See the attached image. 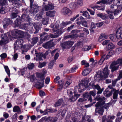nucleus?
<instances>
[{"label": "nucleus", "mask_w": 122, "mask_h": 122, "mask_svg": "<svg viewBox=\"0 0 122 122\" xmlns=\"http://www.w3.org/2000/svg\"><path fill=\"white\" fill-rule=\"evenodd\" d=\"M95 99V100L99 101L95 105V106L96 107L95 112V115H97V113H98L101 115H103V112H104L103 105L105 103V98L104 97H99L97 96Z\"/></svg>", "instance_id": "nucleus-1"}, {"label": "nucleus", "mask_w": 122, "mask_h": 122, "mask_svg": "<svg viewBox=\"0 0 122 122\" xmlns=\"http://www.w3.org/2000/svg\"><path fill=\"white\" fill-rule=\"evenodd\" d=\"M8 35L9 37L10 40H14L15 39V31H12L10 32L7 33L5 34V36L2 37V40L0 41V45L2 44H6L8 43V38L7 36Z\"/></svg>", "instance_id": "nucleus-2"}, {"label": "nucleus", "mask_w": 122, "mask_h": 122, "mask_svg": "<svg viewBox=\"0 0 122 122\" xmlns=\"http://www.w3.org/2000/svg\"><path fill=\"white\" fill-rule=\"evenodd\" d=\"M71 23V22L70 21L63 22L61 23L59 21H56L55 24L53 25L55 26V29H58L59 31H61L62 34L64 31V30H65V29H62L67 25Z\"/></svg>", "instance_id": "nucleus-3"}, {"label": "nucleus", "mask_w": 122, "mask_h": 122, "mask_svg": "<svg viewBox=\"0 0 122 122\" xmlns=\"http://www.w3.org/2000/svg\"><path fill=\"white\" fill-rule=\"evenodd\" d=\"M37 76L40 78L41 82H38L36 85L37 88L39 89H41L43 86L44 80L45 79L44 74L41 73H38L37 74Z\"/></svg>", "instance_id": "nucleus-4"}, {"label": "nucleus", "mask_w": 122, "mask_h": 122, "mask_svg": "<svg viewBox=\"0 0 122 122\" xmlns=\"http://www.w3.org/2000/svg\"><path fill=\"white\" fill-rule=\"evenodd\" d=\"M50 27L52 28V30L54 32H56L54 34H50L49 36L51 38H57L59 36L62 34V32L59 31L58 29H55V26L53 24H51L50 26Z\"/></svg>", "instance_id": "nucleus-5"}, {"label": "nucleus", "mask_w": 122, "mask_h": 122, "mask_svg": "<svg viewBox=\"0 0 122 122\" xmlns=\"http://www.w3.org/2000/svg\"><path fill=\"white\" fill-rule=\"evenodd\" d=\"M83 98H80L78 101V102H83L86 101L87 99L88 101L90 102H92V99L91 97L89 96L87 93H85L83 94Z\"/></svg>", "instance_id": "nucleus-6"}, {"label": "nucleus", "mask_w": 122, "mask_h": 122, "mask_svg": "<svg viewBox=\"0 0 122 122\" xmlns=\"http://www.w3.org/2000/svg\"><path fill=\"white\" fill-rule=\"evenodd\" d=\"M73 43V41H69L61 43V45L63 49H68L71 47Z\"/></svg>", "instance_id": "nucleus-7"}, {"label": "nucleus", "mask_w": 122, "mask_h": 122, "mask_svg": "<svg viewBox=\"0 0 122 122\" xmlns=\"http://www.w3.org/2000/svg\"><path fill=\"white\" fill-rule=\"evenodd\" d=\"M82 30H72L71 32L72 34L71 35V38L72 39H75L78 37L77 33L79 32H82Z\"/></svg>", "instance_id": "nucleus-8"}, {"label": "nucleus", "mask_w": 122, "mask_h": 122, "mask_svg": "<svg viewBox=\"0 0 122 122\" xmlns=\"http://www.w3.org/2000/svg\"><path fill=\"white\" fill-rule=\"evenodd\" d=\"M30 12L31 13H36L39 11V7L37 5L34 4L33 5L30 7Z\"/></svg>", "instance_id": "nucleus-9"}, {"label": "nucleus", "mask_w": 122, "mask_h": 122, "mask_svg": "<svg viewBox=\"0 0 122 122\" xmlns=\"http://www.w3.org/2000/svg\"><path fill=\"white\" fill-rule=\"evenodd\" d=\"M20 28H24L25 29H27V30L29 31L30 30H31V31L30 33H32L33 31L32 30L33 27L31 25L28 24H22L20 26Z\"/></svg>", "instance_id": "nucleus-10"}, {"label": "nucleus", "mask_w": 122, "mask_h": 122, "mask_svg": "<svg viewBox=\"0 0 122 122\" xmlns=\"http://www.w3.org/2000/svg\"><path fill=\"white\" fill-rule=\"evenodd\" d=\"M116 36L118 39H122V27L118 28L116 32Z\"/></svg>", "instance_id": "nucleus-11"}, {"label": "nucleus", "mask_w": 122, "mask_h": 122, "mask_svg": "<svg viewBox=\"0 0 122 122\" xmlns=\"http://www.w3.org/2000/svg\"><path fill=\"white\" fill-rule=\"evenodd\" d=\"M25 33L20 30L16 29V38H22L24 36Z\"/></svg>", "instance_id": "nucleus-12"}, {"label": "nucleus", "mask_w": 122, "mask_h": 122, "mask_svg": "<svg viewBox=\"0 0 122 122\" xmlns=\"http://www.w3.org/2000/svg\"><path fill=\"white\" fill-rule=\"evenodd\" d=\"M12 23V21L8 18H5L3 21V25L4 28H6L9 25Z\"/></svg>", "instance_id": "nucleus-13"}, {"label": "nucleus", "mask_w": 122, "mask_h": 122, "mask_svg": "<svg viewBox=\"0 0 122 122\" xmlns=\"http://www.w3.org/2000/svg\"><path fill=\"white\" fill-rule=\"evenodd\" d=\"M22 19L25 21H27L30 24H32L31 19L30 18L29 16L26 14H23L21 16Z\"/></svg>", "instance_id": "nucleus-14"}, {"label": "nucleus", "mask_w": 122, "mask_h": 122, "mask_svg": "<svg viewBox=\"0 0 122 122\" xmlns=\"http://www.w3.org/2000/svg\"><path fill=\"white\" fill-rule=\"evenodd\" d=\"M53 46V42L52 41H50L46 42L45 44H43V46L46 49H48L52 47Z\"/></svg>", "instance_id": "nucleus-15"}, {"label": "nucleus", "mask_w": 122, "mask_h": 122, "mask_svg": "<svg viewBox=\"0 0 122 122\" xmlns=\"http://www.w3.org/2000/svg\"><path fill=\"white\" fill-rule=\"evenodd\" d=\"M103 76L102 73H97L94 76L95 79L97 81H98L100 80L103 79Z\"/></svg>", "instance_id": "nucleus-16"}, {"label": "nucleus", "mask_w": 122, "mask_h": 122, "mask_svg": "<svg viewBox=\"0 0 122 122\" xmlns=\"http://www.w3.org/2000/svg\"><path fill=\"white\" fill-rule=\"evenodd\" d=\"M54 6L51 4L47 5H45L44 6L43 8L42 9H44L46 11H48L49 10H52L54 9Z\"/></svg>", "instance_id": "nucleus-17"}, {"label": "nucleus", "mask_w": 122, "mask_h": 122, "mask_svg": "<svg viewBox=\"0 0 122 122\" xmlns=\"http://www.w3.org/2000/svg\"><path fill=\"white\" fill-rule=\"evenodd\" d=\"M108 66H106L103 70L102 72H101L102 73L103 77L105 78H107L109 74V71L108 70Z\"/></svg>", "instance_id": "nucleus-18"}, {"label": "nucleus", "mask_w": 122, "mask_h": 122, "mask_svg": "<svg viewBox=\"0 0 122 122\" xmlns=\"http://www.w3.org/2000/svg\"><path fill=\"white\" fill-rule=\"evenodd\" d=\"M31 46L30 45H25L22 46L21 47L22 50V53L23 54L24 52H27L28 50L30 48Z\"/></svg>", "instance_id": "nucleus-19"}, {"label": "nucleus", "mask_w": 122, "mask_h": 122, "mask_svg": "<svg viewBox=\"0 0 122 122\" xmlns=\"http://www.w3.org/2000/svg\"><path fill=\"white\" fill-rule=\"evenodd\" d=\"M61 12L64 15H69L71 13V12L70 9L66 7H64L62 10Z\"/></svg>", "instance_id": "nucleus-20"}, {"label": "nucleus", "mask_w": 122, "mask_h": 122, "mask_svg": "<svg viewBox=\"0 0 122 122\" xmlns=\"http://www.w3.org/2000/svg\"><path fill=\"white\" fill-rule=\"evenodd\" d=\"M36 57L34 58V60L36 61L42 60V57H43V54L42 53H35Z\"/></svg>", "instance_id": "nucleus-21"}, {"label": "nucleus", "mask_w": 122, "mask_h": 122, "mask_svg": "<svg viewBox=\"0 0 122 122\" xmlns=\"http://www.w3.org/2000/svg\"><path fill=\"white\" fill-rule=\"evenodd\" d=\"M114 90V88H112L111 89L110 91H108L107 90L103 92V94L105 96L107 97H110L112 95L113 90Z\"/></svg>", "instance_id": "nucleus-22"}, {"label": "nucleus", "mask_w": 122, "mask_h": 122, "mask_svg": "<svg viewBox=\"0 0 122 122\" xmlns=\"http://www.w3.org/2000/svg\"><path fill=\"white\" fill-rule=\"evenodd\" d=\"M44 11V10H42V11L39 12V13L36 15L35 17V19L37 20H39L42 18V16Z\"/></svg>", "instance_id": "nucleus-23"}, {"label": "nucleus", "mask_w": 122, "mask_h": 122, "mask_svg": "<svg viewBox=\"0 0 122 122\" xmlns=\"http://www.w3.org/2000/svg\"><path fill=\"white\" fill-rule=\"evenodd\" d=\"M40 24V25L39 26L37 25L34 23H32V25L34 27V28L36 29V31L34 32V34H35L37 33L39 30L41 28V26L42 25L40 22H39Z\"/></svg>", "instance_id": "nucleus-24"}, {"label": "nucleus", "mask_w": 122, "mask_h": 122, "mask_svg": "<svg viewBox=\"0 0 122 122\" xmlns=\"http://www.w3.org/2000/svg\"><path fill=\"white\" fill-rule=\"evenodd\" d=\"M56 13L55 10H51L47 11L46 13V15L48 17H54Z\"/></svg>", "instance_id": "nucleus-25"}, {"label": "nucleus", "mask_w": 122, "mask_h": 122, "mask_svg": "<svg viewBox=\"0 0 122 122\" xmlns=\"http://www.w3.org/2000/svg\"><path fill=\"white\" fill-rule=\"evenodd\" d=\"M91 78H86L84 80H82V82L83 84L84 85L85 87H87L88 86V84L89 82L91 81Z\"/></svg>", "instance_id": "nucleus-26"}, {"label": "nucleus", "mask_w": 122, "mask_h": 122, "mask_svg": "<svg viewBox=\"0 0 122 122\" xmlns=\"http://www.w3.org/2000/svg\"><path fill=\"white\" fill-rule=\"evenodd\" d=\"M46 121H47V122H54L57 120L56 118L54 117H46Z\"/></svg>", "instance_id": "nucleus-27"}, {"label": "nucleus", "mask_w": 122, "mask_h": 122, "mask_svg": "<svg viewBox=\"0 0 122 122\" xmlns=\"http://www.w3.org/2000/svg\"><path fill=\"white\" fill-rule=\"evenodd\" d=\"M76 24L79 25H82L85 27H87V22L86 20L82 21L81 20L80 21H78L76 23Z\"/></svg>", "instance_id": "nucleus-28"}, {"label": "nucleus", "mask_w": 122, "mask_h": 122, "mask_svg": "<svg viewBox=\"0 0 122 122\" xmlns=\"http://www.w3.org/2000/svg\"><path fill=\"white\" fill-rule=\"evenodd\" d=\"M113 4L118 6H121L122 8V0H116L114 1Z\"/></svg>", "instance_id": "nucleus-29"}, {"label": "nucleus", "mask_w": 122, "mask_h": 122, "mask_svg": "<svg viewBox=\"0 0 122 122\" xmlns=\"http://www.w3.org/2000/svg\"><path fill=\"white\" fill-rule=\"evenodd\" d=\"M113 92H114L113 98L115 100L117 99V98L118 94L119 93V90H116L115 89V90H113Z\"/></svg>", "instance_id": "nucleus-30"}, {"label": "nucleus", "mask_w": 122, "mask_h": 122, "mask_svg": "<svg viewBox=\"0 0 122 122\" xmlns=\"http://www.w3.org/2000/svg\"><path fill=\"white\" fill-rule=\"evenodd\" d=\"M58 85L59 88L57 89L58 91H60L62 88L63 85V82L62 81H60L58 83Z\"/></svg>", "instance_id": "nucleus-31"}, {"label": "nucleus", "mask_w": 122, "mask_h": 122, "mask_svg": "<svg viewBox=\"0 0 122 122\" xmlns=\"http://www.w3.org/2000/svg\"><path fill=\"white\" fill-rule=\"evenodd\" d=\"M92 70L90 68L85 69L83 72V75L84 76L87 75L92 71Z\"/></svg>", "instance_id": "nucleus-32"}, {"label": "nucleus", "mask_w": 122, "mask_h": 122, "mask_svg": "<svg viewBox=\"0 0 122 122\" xmlns=\"http://www.w3.org/2000/svg\"><path fill=\"white\" fill-rule=\"evenodd\" d=\"M22 47V43H21V40L17 39L16 41V48L17 47V49L20 48Z\"/></svg>", "instance_id": "nucleus-33"}, {"label": "nucleus", "mask_w": 122, "mask_h": 122, "mask_svg": "<svg viewBox=\"0 0 122 122\" xmlns=\"http://www.w3.org/2000/svg\"><path fill=\"white\" fill-rule=\"evenodd\" d=\"M63 101V99L62 98L59 99L55 104V107L60 106L62 104Z\"/></svg>", "instance_id": "nucleus-34"}, {"label": "nucleus", "mask_w": 122, "mask_h": 122, "mask_svg": "<svg viewBox=\"0 0 122 122\" xmlns=\"http://www.w3.org/2000/svg\"><path fill=\"white\" fill-rule=\"evenodd\" d=\"M84 120H85L86 121H87V122H94V121L92 119H90V117L88 116H86V118L84 117H82V121H84Z\"/></svg>", "instance_id": "nucleus-35"}, {"label": "nucleus", "mask_w": 122, "mask_h": 122, "mask_svg": "<svg viewBox=\"0 0 122 122\" xmlns=\"http://www.w3.org/2000/svg\"><path fill=\"white\" fill-rule=\"evenodd\" d=\"M90 85L92 87L93 89H97V90H99L100 87V86L98 84L95 85L94 83H92V84H90Z\"/></svg>", "instance_id": "nucleus-36"}, {"label": "nucleus", "mask_w": 122, "mask_h": 122, "mask_svg": "<svg viewBox=\"0 0 122 122\" xmlns=\"http://www.w3.org/2000/svg\"><path fill=\"white\" fill-rule=\"evenodd\" d=\"M41 37L44 41L46 40L47 38V36L46 35V33L43 32L41 35Z\"/></svg>", "instance_id": "nucleus-37"}, {"label": "nucleus", "mask_w": 122, "mask_h": 122, "mask_svg": "<svg viewBox=\"0 0 122 122\" xmlns=\"http://www.w3.org/2000/svg\"><path fill=\"white\" fill-rule=\"evenodd\" d=\"M85 93H87L89 96H90L91 97V98L92 99H92L91 95H92L93 97H94L95 96L96 94V92L95 91H91L89 93H88L87 92H86Z\"/></svg>", "instance_id": "nucleus-38"}, {"label": "nucleus", "mask_w": 122, "mask_h": 122, "mask_svg": "<svg viewBox=\"0 0 122 122\" xmlns=\"http://www.w3.org/2000/svg\"><path fill=\"white\" fill-rule=\"evenodd\" d=\"M82 15L85 17L86 18H85V19H89L90 18L89 13L86 11H84V12H83V14Z\"/></svg>", "instance_id": "nucleus-39"}, {"label": "nucleus", "mask_w": 122, "mask_h": 122, "mask_svg": "<svg viewBox=\"0 0 122 122\" xmlns=\"http://www.w3.org/2000/svg\"><path fill=\"white\" fill-rule=\"evenodd\" d=\"M110 52H109L107 55H104L102 56V58L104 60H107L111 56V55L110 54Z\"/></svg>", "instance_id": "nucleus-40"}, {"label": "nucleus", "mask_w": 122, "mask_h": 122, "mask_svg": "<svg viewBox=\"0 0 122 122\" xmlns=\"http://www.w3.org/2000/svg\"><path fill=\"white\" fill-rule=\"evenodd\" d=\"M16 21V27H19L20 28V26L22 25L21 24L22 21V20L20 19H17Z\"/></svg>", "instance_id": "nucleus-41"}, {"label": "nucleus", "mask_w": 122, "mask_h": 122, "mask_svg": "<svg viewBox=\"0 0 122 122\" xmlns=\"http://www.w3.org/2000/svg\"><path fill=\"white\" fill-rule=\"evenodd\" d=\"M107 13L109 14L108 16L111 19H113L114 18V16L113 15V13L110 11H107Z\"/></svg>", "instance_id": "nucleus-42"}, {"label": "nucleus", "mask_w": 122, "mask_h": 122, "mask_svg": "<svg viewBox=\"0 0 122 122\" xmlns=\"http://www.w3.org/2000/svg\"><path fill=\"white\" fill-rule=\"evenodd\" d=\"M38 38L37 37H35L32 38V39L31 43L33 44V45L36 43L38 41Z\"/></svg>", "instance_id": "nucleus-43"}, {"label": "nucleus", "mask_w": 122, "mask_h": 122, "mask_svg": "<svg viewBox=\"0 0 122 122\" xmlns=\"http://www.w3.org/2000/svg\"><path fill=\"white\" fill-rule=\"evenodd\" d=\"M38 67L40 68H41L45 66L46 64L47 63L46 62H44L42 63L39 62Z\"/></svg>", "instance_id": "nucleus-44"}, {"label": "nucleus", "mask_w": 122, "mask_h": 122, "mask_svg": "<svg viewBox=\"0 0 122 122\" xmlns=\"http://www.w3.org/2000/svg\"><path fill=\"white\" fill-rule=\"evenodd\" d=\"M48 20L46 18H43L42 20L41 23L44 25H46L48 24Z\"/></svg>", "instance_id": "nucleus-45"}, {"label": "nucleus", "mask_w": 122, "mask_h": 122, "mask_svg": "<svg viewBox=\"0 0 122 122\" xmlns=\"http://www.w3.org/2000/svg\"><path fill=\"white\" fill-rule=\"evenodd\" d=\"M103 5L102 6H95L94 7V8L95 9H97L98 10H103L105 9L104 6L102 3Z\"/></svg>", "instance_id": "nucleus-46"}, {"label": "nucleus", "mask_w": 122, "mask_h": 122, "mask_svg": "<svg viewBox=\"0 0 122 122\" xmlns=\"http://www.w3.org/2000/svg\"><path fill=\"white\" fill-rule=\"evenodd\" d=\"M72 82V80L71 79H69L66 82L64 87L66 88Z\"/></svg>", "instance_id": "nucleus-47"}, {"label": "nucleus", "mask_w": 122, "mask_h": 122, "mask_svg": "<svg viewBox=\"0 0 122 122\" xmlns=\"http://www.w3.org/2000/svg\"><path fill=\"white\" fill-rule=\"evenodd\" d=\"M107 47L109 50L112 49L114 48L115 46L112 43H110L107 46Z\"/></svg>", "instance_id": "nucleus-48"}, {"label": "nucleus", "mask_w": 122, "mask_h": 122, "mask_svg": "<svg viewBox=\"0 0 122 122\" xmlns=\"http://www.w3.org/2000/svg\"><path fill=\"white\" fill-rule=\"evenodd\" d=\"M97 15L98 17L101 18L102 19H105L106 18V15H103L101 13L97 14Z\"/></svg>", "instance_id": "nucleus-49"}, {"label": "nucleus", "mask_w": 122, "mask_h": 122, "mask_svg": "<svg viewBox=\"0 0 122 122\" xmlns=\"http://www.w3.org/2000/svg\"><path fill=\"white\" fill-rule=\"evenodd\" d=\"M4 68L5 69V71L7 73V74L9 76V77L10 75V70L8 66H4Z\"/></svg>", "instance_id": "nucleus-50"}, {"label": "nucleus", "mask_w": 122, "mask_h": 122, "mask_svg": "<svg viewBox=\"0 0 122 122\" xmlns=\"http://www.w3.org/2000/svg\"><path fill=\"white\" fill-rule=\"evenodd\" d=\"M84 87H85L84 85L82 83H81L78 85V88L79 89H82L81 92L83 91H84L83 89Z\"/></svg>", "instance_id": "nucleus-51"}, {"label": "nucleus", "mask_w": 122, "mask_h": 122, "mask_svg": "<svg viewBox=\"0 0 122 122\" xmlns=\"http://www.w3.org/2000/svg\"><path fill=\"white\" fill-rule=\"evenodd\" d=\"M34 64L30 63L28 64L27 68L29 70L32 69L34 68Z\"/></svg>", "instance_id": "nucleus-52"}, {"label": "nucleus", "mask_w": 122, "mask_h": 122, "mask_svg": "<svg viewBox=\"0 0 122 122\" xmlns=\"http://www.w3.org/2000/svg\"><path fill=\"white\" fill-rule=\"evenodd\" d=\"M76 6V3L73 2L71 3L70 4V7L73 9H75Z\"/></svg>", "instance_id": "nucleus-53"}, {"label": "nucleus", "mask_w": 122, "mask_h": 122, "mask_svg": "<svg viewBox=\"0 0 122 122\" xmlns=\"http://www.w3.org/2000/svg\"><path fill=\"white\" fill-rule=\"evenodd\" d=\"M105 35L104 34H101L99 37L98 41L100 42L102 41L105 38Z\"/></svg>", "instance_id": "nucleus-54"}, {"label": "nucleus", "mask_w": 122, "mask_h": 122, "mask_svg": "<svg viewBox=\"0 0 122 122\" xmlns=\"http://www.w3.org/2000/svg\"><path fill=\"white\" fill-rule=\"evenodd\" d=\"M7 0H0V4L2 5L7 4Z\"/></svg>", "instance_id": "nucleus-55"}, {"label": "nucleus", "mask_w": 122, "mask_h": 122, "mask_svg": "<svg viewBox=\"0 0 122 122\" xmlns=\"http://www.w3.org/2000/svg\"><path fill=\"white\" fill-rule=\"evenodd\" d=\"M109 37L110 39L114 42H117V39H114L113 38V35L111 34L109 35Z\"/></svg>", "instance_id": "nucleus-56"}, {"label": "nucleus", "mask_w": 122, "mask_h": 122, "mask_svg": "<svg viewBox=\"0 0 122 122\" xmlns=\"http://www.w3.org/2000/svg\"><path fill=\"white\" fill-rule=\"evenodd\" d=\"M58 114L61 113L62 116L63 117L65 115L66 112V111L65 110H60L58 111Z\"/></svg>", "instance_id": "nucleus-57"}, {"label": "nucleus", "mask_w": 122, "mask_h": 122, "mask_svg": "<svg viewBox=\"0 0 122 122\" xmlns=\"http://www.w3.org/2000/svg\"><path fill=\"white\" fill-rule=\"evenodd\" d=\"M83 42L82 41H80L77 44L76 46L79 48L83 46Z\"/></svg>", "instance_id": "nucleus-58"}, {"label": "nucleus", "mask_w": 122, "mask_h": 122, "mask_svg": "<svg viewBox=\"0 0 122 122\" xmlns=\"http://www.w3.org/2000/svg\"><path fill=\"white\" fill-rule=\"evenodd\" d=\"M21 3L20 1L18 2L16 1V7L19 8L21 6Z\"/></svg>", "instance_id": "nucleus-59"}, {"label": "nucleus", "mask_w": 122, "mask_h": 122, "mask_svg": "<svg viewBox=\"0 0 122 122\" xmlns=\"http://www.w3.org/2000/svg\"><path fill=\"white\" fill-rule=\"evenodd\" d=\"M5 9L4 7H2L0 9V13L4 14L5 13Z\"/></svg>", "instance_id": "nucleus-60"}, {"label": "nucleus", "mask_w": 122, "mask_h": 122, "mask_svg": "<svg viewBox=\"0 0 122 122\" xmlns=\"http://www.w3.org/2000/svg\"><path fill=\"white\" fill-rule=\"evenodd\" d=\"M16 112L19 114H20L21 113V111L18 106H16Z\"/></svg>", "instance_id": "nucleus-61"}, {"label": "nucleus", "mask_w": 122, "mask_h": 122, "mask_svg": "<svg viewBox=\"0 0 122 122\" xmlns=\"http://www.w3.org/2000/svg\"><path fill=\"white\" fill-rule=\"evenodd\" d=\"M51 53V51L49 50L46 51L45 53L44 54H43V58L45 59L46 58V56L48 55L49 53Z\"/></svg>", "instance_id": "nucleus-62"}, {"label": "nucleus", "mask_w": 122, "mask_h": 122, "mask_svg": "<svg viewBox=\"0 0 122 122\" xmlns=\"http://www.w3.org/2000/svg\"><path fill=\"white\" fill-rule=\"evenodd\" d=\"M117 61L118 64L122 66V58H119Z\"/></svg>", "instance_id": "nucleus-63"}, {"label": "nucleus", "mask_w": 122, "mask_h": 122, "mask_svg": "<svg viewBox=\"0 0 122 122\" xmlns=\"http://www.w3.org/2000/svg\"><path fill=\"white\" fill-rule=\"evenodd\" d=\"M116 51L117 53L119 54L122 51V48L119 47L117 48L116 50Z\"/></svg>", "instance_id": "nucleus-64"}]
</instances>
